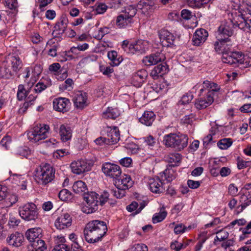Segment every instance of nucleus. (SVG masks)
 <instances>
[{
  "instance_id": "obj_1",
  "label": "nucleus",
  "mask_w": 251,
  "mask_h": 251,
  "mask_svg": "<svg viewBox=\"0 0 251 251\" xmlns=\"http://www.w3.org/2000/svg\"><path fill=\"white\" fill-rule=\"evenodd\" d=\"M107 231L106 223L102 221L96 220L87 224L83 233L86 241L93 244L101 241Z\"/></svg>"
},
{
  "instance_id": "obj_2",
  "label": "nucleus",
  "mask_w": 251,
  "mask_h": 251,
  "mask_svg": "<svg viewBox=\"0 0 251 251\" xmlns=\"http://www.w3.org/2000/svg\"><path fill=\"white\" fill-rule=\"evenodd\" d=\"M55 170L49 164H42L36 168L34 179L39 184L45 186L50 182L54 178Z\"/></svg>"
},
{
  "instance_id": "obj_3",
  "label": "nucleus",
  "mask_w": 251,
  "mask_h": 251,
  "mask_svg": "<svg viewBox=\"0 0 251 251\" xmlns=\"http://www.w3.org/2000/svg\"><path fill=\"white\" fill-rule=\"evenodd\" d=\"M222 61L224 63L229 64L234 67L244 65V67H247L251 65L249 56H245L240 51L231 52L230 50L227 53L223 55Z\"/></svg>"
},
{
  "instance_id": "obj_4",
  "label": "nucleus",
  "mask_w": 251,
  "mask_h": 251,
  "mask_svg": "<svg viewBox=\"0 0 251 251\" xmlns=\"http://www.w3.org/2000/svg\"><path fill=\"white\" fill-rule=\"evenodd\" d=\"M188 138L184 134H176L170 133L165 135L163 137V142L167 147L176 148L180 151L188 145Z\"/></svg>"
},
{
  "instance_id": "obj_5",
  "label": "nucleus",
  "mask_w": 251,
  "mask_h": 251,
  "mask_svg": "<svg viewBox=\"0 0 251 251\" xmlns=\"http://www.w3.org/2000/svg\"><path fill=\"white\" fill-rule=\"evenodd\" d=\"M50 126L47 125H40L31 128L27 133L28 139L34 143H42L48 136Z\"/></svg>"
},
{
  "instance_id": "obj_6",
  "label": "nucleus",
  "mask_w": 251,
  "mask_h": 251,
  "mask_svg": "<svg viewBox=\"0 0 251 251\" xmlns=\"http://www.w3.org/2000/svg\"><path fill=\"white\" fill-rule=\"evenodd\" d=\"M238 15L234 18L233 20H229L222 22L215 32V36L219 38L221 37L230 38L233 33V28L238 27L236 23Z\"/></svg>"
},
{
  "instance_id": "obj_7",
  "label": "nucleus",
  "mask_w": 251,
  "mask_h": 251,
  "mask_svg": "<svg viewBox=\"0 0 251 251\" xmlns=\"http://www.w3.org/2000/svg\"><path fill=\"white\" fill-rule=\"evenodd\" d=\"M137 12L136 7L129 5L125 8L124 11L117 16L116 24L119 28L125 27L133 22V17Z\"/></svg>"
},
{
  "instance_id": "obj_8",
  "label": "nucleus",
  "mask_w": 251,
  "mask_h": 251,
  "mask_svg": "<svg viewBox=\"0 0 251 251\" xmlns=\"http://www.w3.org/2000/svg\"><path fill=\"white\" fill-rule=\"evenodd\" d=\"M19 215L27 221H35L38 216V209L33 202H28L19 207Z\"/></svg>"
},
{
  "instance_id": "obj_9",
  "label": "nucleus",
  "mask_w": 251,
  "mask_h": 251,
  "mask_svg": "<svg viewBox=\"0 0 251 251\" xmlns=\"http://www.w3.org/2000/svg\"><path fill=\"white\" fill-rule=\"evenodd\" d=\"M99 196V195L95 192L85 194L84 197L85 203L82 208V211L87 214L92 213L96 211L98 208Z\"/></svg>"
},
{
  "instance_id": "obj_10",
  "label": "nucleus",
  "mask_w": 251,
  "mask_h": 251,
  "mask_svg": "<svg viewBox=\"0 0 251 251\" xmlns=\"http://www.w3.org/2000/svg\"><path fill=\"white\" fill-rule=\"evenodd\" d=\"M216 41L214 43V48L215 51L218 53L224 55L231 50L232 43L230 38L216 37Z\"/></svg>"
},
{
  "instance_id": "obj_11",
  "label": "nucleus",
  "mask_w": 251,
  "mask_h": 251,
  "mask_svg": "<svg viewBox=\"0 0 251 251\" xmlns=\"http://www.w3.org/2000/svg\"><path fill=\"white\" fill-rule=\"evenodd\" d=\"M93 164L90 161L78 160L73 161L70 165L72 172L76 175H81L90 170Z\"/></svg>"
},
{
  "instance_id": "obj_12",
  "label": "nucleus",
  "mask_w": 251,
  "mask_h": 251,
  "mask_svg": "<svg viewBox=\"0 0 251 251\" xmlns=\"http://www.w3.org/2000/svg\"><path fill=\"white\" fill-rule=\"evenodd\" d=\"M236 21L240 29L248 31L251 28V10L248 9L243 13L238 15Z\"/></svg>"
},
{
  "instance_id": "obj_13",
  "label": "nucleus",
  "mask_w": 251,
  "mask_h": 251,
  "mask_svg": "<svg viewBox=\"0 0 251 251\" xmlns=\"http://www.w3.org/2000/svg\"><path fill=\"white\" fill-rule=\"evenodd\" d=\"M102 171L106 176L114 179V181L120 176L122 173L119 166L109 162L103 164Z\"/></svg>"
},
{
  "instance_id": "obj_14",
  "label": "nucleus",
  "mask_w": 251,
  "mask_h": 251,
  "mask_svg": "<svg viewBox=\"0 0 251 251\" xmlns=\"http://www.w3.org/2000/svg\"><path fill=\"white\" fill-rule=\"evenodd\" d=\"M106 134V144L113 145L117 143L120 140V133L116 126H107L104 129Z\"/></svg>"
},
{
  "instance_id": "obj_15",
  "label": "nucleus",
  "mask_w": 251,
  "mask_h": 251,
  "mask_svg": "<svg viewBox=\"0 0 251 251\" xmlns=\"http://www.w3.org/2000/svg\"><path fill=\"white\" fill-rule=\"evenodd\" d=\"M71 105L70 100L66 98H58L55 99L53 101V109L58 112L65 113L68 111Z\"/></svg>"
},
{
  "instance_id": "obj_16",
  "label": "nucleus",
  "mask_w": 251,
  "mask_h": 251,
  "mask_svg": "<svg viewBox=\"0 0 251 251\" xmlns=\"http://www.w3.org/2000/svg\"><path fill=\"white\" fill-rule=\"evenodd\" d=\"M72 225V218L68 213H63L59 216L54 222V226L58 229H64Z\"/></svg>"
},
{
  "instance_id": "obj_17",
  "label": "nucleus",
  "mask_w": 251,
  "mask_h": 251,
  "mask_svg": "<svg viewBox=\"0 0 251 251\" xmlns=\"http://www.w3.org/2000/svg\"><path fill=\"white\" fill-rule=\"evenodd\" d=\"M58 128H59V133L62 141L65 142L71 139L72 131L70 126L63 124L59 125L56 124L54 125V130L57 132Z\"/></svg>"
},
{
  "instance_id": "obj_18",
  "label": "nucleus",
  "mask_w": 251,
  "mask_h": 251,
  "mask_svg": "<svg viewBox=\"0 0 251 251\" xmlns=\"http://www.w3.org/2000/svg\"><path fill=\"white\" fill-rule=\"evenodd\" d=\"M165 59V56L163 53L157 52L144 57L142 61L145 65L151 66L163 61Z\"/></svg>"
},
{
  "instance_id": "obj_19",
  "label": "nucleus",
  "mask_w": 251,
  "mask_h": 251,
  "mask_svg": "<svg viewBox=\"0 0 251 251\" xmlns=\"http://www.w3.org/2000/svg\"><path fill=\"white\" fill-rule=\"evenodd\" d=\"M159 36L162 45L164 47H169L173 45L175 36L167 30L162 29L159 31Z\"/></svg>"
},
{
  "instance_id": "obj_20",
  "label": "nucleus",
  "mask_w": 251,
  "mask_h": 251,
  "mask_svg": "<svg viewBox=\"0 0 251 251\" xmlns=\"http://www.w3.org/2000/svg\"><path fill=\"white\" fill-rule=\"evenodd\" d=\"M5 64H7L16 74L22 67V63L18 56L9 55L6 58Z\"/></svg>"
},
{
  "instance_id": "obj_21",
  "label": "nucleus",
  "mask_w": 251,
  "mask_h": 251,
  "mask_svg": "<svg viewBox=\"0 0 251 251\" xmlns=\"http://www.w3.org/2000/svg\"><path fill=\"white\" fill-rule=\"evenodd\" d=\"M68 20L67 16L62 14L56 22L54 26L53 33L59 35H62L67 29Z\"/></svg>"
},
{
  "instance_id": "obj_22",
  "label": "nucleus",
  "mask_w": 251,
  "mask_h": 251,
  "mask_svg": "<svg viewBox=\"0 0 251 251\" xmlns=\"http://www.w3.org/2000/svg\"><path fill=\"white\" fill-rule=\"evenodd\" d=\"M114 184L115 186L126 190L132 186L133 181L129 176L124 174L123 175H121L119 177L116 179L114 181Z\"/></svg>"
},
{
  "instance_id": "obj_23",
  "label": "nucleus",
  "mask_w": 251,
  "mask_h": 251,
  "mask_svg": "<svg viewBox=\"0 0 251 251\" xmlns=\"http://www.w3.org/2000/svg\"><path fill=\"white\" fill-rule=\"evenodd\" d=\"M75 106L77 108L82 109L88 104L87 94L82 92L76 93L73 98Z\"/></svg>"
},
{
  "instance_id": "obj_24",
  "label": "nucleus",
  "mask_w": 251,
  "mask_h": 251,
  "mask_svg": "<svg viewBox=\"0 0 251 251\" xmlns=\"http://www.w3.org/2000/svg\"><path fill=\"white\" fill-rule=\"evenodd\" d=\"M163 183L165 182L158 177L151 178L149 181L150 189L154 193H161L164 191Z\"/></svg>"
},
{
  "instance_id": "obj_25",
  "label": "nucleus",
  "mask_w": 251,
  "mask_h": 251,
  "mask_svg": "<svg viewBox=\"0 0 251 251\" xmlns=\"http://www.w3.org/2000/svg\"><path fill=\"white\" fill-rule=\"evenodd\" d=\"M208 34L207 31L204 29H197L193 36V42L195 46H200L206 40Z\"/></svg>"
},
{
  "instance_id": "obj_26",
  "label": "nucleus",
  "mask_w": 251,
  "mask_h": 251,
  "mask_svg": "<svg viewBox=\"0 0 251 251\" xmlns=\"http://www.w3.org/2000/svg\"><path fill=\"white\" fill-rule=\"evenodd\" d=\"M146 44L147 42L144 41L138 40L136 43L130 44L128 47V53L134 54L144 52L147 49Z\"/></svg>"
},
{
  "instance_id": "obj_27",
  "label": "nucleus",
  "mask_w": 251,
  "mask_h": 251,
  "mask_svg": "<svg viewBox=\"0 0 251 251\" xmlns=\"http://www.w3.org/2000/svg\"><path fill=\"white\" fill-rule=\"evenodd\" d=\"M147 76L148 73L145 70H139L133 74L131 80L132 83L134 85L139 87L144 81Z\"/></svg>"
},
{
  "instance_id": "obj_28",
  "label": "nucleus",
  "mask_w": 251,
  "mask_h": 251,
  "mask_svg": "<svg viewBox=\"0 0 251 251\" xmlns=\"http://www.w3.org/2000/svg\"><path fill=\"white\" fill-rule=\"evenodd\" d=\"M211 93L199 98L195 102L197 109H202L209 106L213 102L214 99L211 97Z\"/></svg>"
},
{
  "instance_id": "obj_29",
  "label": "nucleus",
  "mask_w": 251,
  "mask_h": 251,
  "mask_svg": "<svg viewBox=\"0 0 251 251\" xmlns=\"http://www.w3.org/2000/svg\"><path fill=\"white\" fill-rule=\"evenodd\" d=\"M168 72V67L165 63H161L154 67L151 73V75L154 78L162 76Z\"/></svg>"
},
{
  "instance_id": "obj_30",
  "label": "nucleus",
  "mask_w": 251,
  "mask_h": 251,
  "mask_svg": "<svg viewBox=\"0 0 251 251\" xmlns=\"http://www.w3.org/2000/svg\"><path fill=\"white\" fill-rule=\"evenodd\" d=\"M24 240V236L19 233L11 234L7 238V243L13 247H19L22 245Z\"/></svg>"
},
{
  "instance_id": "obj_31",
  "label": "nucleus",
  "mask_w": 251,
  "mask_h": 251,
  "mask_svg": "<svg viewBox=\"0 0 251 251\" xmlns=\"http://www.w3.org/2000/svg\"><path fill=\"white\" fill-rule=\"evenodd\" d=\"M203 88L200 90V93L201 94L204 89L207 90L206 95L211 93V97L213 98L214 93L217 92L220 90V87L216 84L213 82H211L208 80L204 81L202 84Z\"/></svg>"
},
{
  "instance_id": "obj_32",
  "label": "nucleus",
  "mask_w": 251,
  "mask_h": 251,
  "mask_svg": "<svg viewBox=\"0 0 251 251\" xmlns=\"http://www.w3.org/2000/svg\"><path fill=\"white\" fill-rule=\"evenodd\" d=\"M42 230L40 228H32L27 230L25 236L27 239L32 244L41 236Z\"/></svg>"
},
{
  "instance_id": "obj_33",
  "label": "nucleus",
  "mask_w": 251,
  "mask_h": 251,
  "mask_svg": "<svg viewBox=\"0 0 251 251\" xmlns=\"http://www.w3.org/2000/svg\"><path fill=\"white\" fill-rule=\"evenodd\" d=\"M154 8L153 3L147 0L146 1H140L137 5V10H141L144 14H148L149 12L152 11Z\"/></svg>"
},
{
  "instance_id": "obj_34",
  "label": "nucleus",
  "mask_w": 251,
  "mask_h": 251,
  "mask_svg": "<svg viewBox=\"0 0 251 251\" xmlns=\"http://www.w3.org/2000/svg\"><path fill=\"white\" fill-rule=\"evenodd\" d=\"M155 115L151 111H146L139 119L141 123L147 126H150L154 121Z\"/></svg>"
},
{
  "instance_id": "obj_35",
  "label": "nucleus",
  "mask_w": 251,
  "mask_h": 251,
  "mask_svg": "<svg viewBox=\"0 0 251 251\" xmlns=\"http://www.w3.org/2000/svg\"><path fill=\"white\" fill-rule=\"evenodd\" d=\"M120 115L119 110L116 108L108 107L102 113V117L104 119H115Z\"/></svg>"
},
{
  "instance_id": "obj_36",
  "label": "nucleus",
  "mask_w": 251,
  "mask_h": 251,
  "mask_svg": "<svg viewBox=\"0 0 251 251\" xmlns=\"http://www.w3.org/2000/svg\"><path fill=\"white\" fill-rule=\"evenodd\" d=\"M5 63L0 67V77L4 79L12 78L16 74Z\"/></svg>"
},
{
  "instance_id": "obj_37",
  "label": "nucleus",
  "mask_w": 251,
  "mask_h": 251,
  "mask_svg": "<svg viewBox=\"0 0 251 251\" xmlns=\"http://www.w3.org/2000/svg\"><path fill=\"white\" fill-rule=\"evenodd\" d=\"M18 201V197L15 194H10L6 197L4 201L0 203V207L1 208L9 207Z\"/></svg>"
},
{
  "instance_id": "obj_38",
  "label": "nucleus",
  "mask_w": 251,
  "mask_h": 251,
  "mask_svg": "<svg viewBox=\"0 0 251 251\" xmlns=\"http://www.w3.org/2000/svg\"><path fill=\"white\" fill-rule=\"evenodd\" d=\"M107 57L111 61L110 64L112 66H118L123 60L122 57L118 56L117 52L115 50L108 51Z\"/></svg>"
},
{
  "instance_id": "obj_39",
  "label": "nucleus",
  "mask_w": 251,
  "mask_h": 251,
  "mask_svg": "<svg viewBox=\"0 0 251 251\" xmlns=\"http://www.w3.org/2000/svg\"><path fill=\"white\" fill-rule=\"evenodd\" d=\"M59 242H56V245L52 251H69L70 247L64 244L65 239L63 236H57Z\"/></svg>"
},
{
  "instance_id": "obj_40",
  "label": "nucleus",
  "mask_w": 251,
  "mask_h": 251,
  "mask_svg": "<svg viewBox=\"0 0 251 251\" xmlns=\"http://www.w3.org/2000/svg\"><path fill=\"white\" fill-rule=\"evenodd\" d=\"M72 188L75 193L79 194L85 192L87 190L86 184L81 180L75 182L73 185Z\"/></svg>"
},
{
  "instance_id": "obj_41",
  "label": "nucleus",
  "mask_w": 251,
  "mask_h": 251,
  "mask_svg": "<svg viewBox=\"0 0 251 251\" xmlns=\"http://www.w3.org/2000/svg\"><path fill=\"white\" fill-rule=\"evenodd\" d=\"M166 160L170 163H172V166H178L181 159V156L179 153H171L166 157Z\"/></svg>"
},
{
  "instance_id": "obj_42",
  "label": "nucleus",
  "mask_w": 251,
  "mask_h": 251,
  "mask_svg": "<svg viewBox=\"0 0 251 251\" xmlns=\"http://www.w3.org/2000/svg\"><path fill=\"white\" fill-rule=\"evenodd\" d=\"M167 212L164 207L160 209L159 212L154 214L152 218V221L153 224H156L162 221L167 216Z\"/></svg>"
},
{
  "instance_id": "obj_43",
  "label": "nucleus",
  "mask_w": 251,
  "mask_h": 251,
  "mask_svg": "<svg viewBox=\"0 0 251 251\" xmlns=\"http://www.w3.org/2000/svg\"><path fill=\"white\" fill-rule=\"evenodd\" d=\"M161 179L164 182L166 180L167 182L172 181L176 177V174L173 170H166L160 176Z\"/></svg>"
},
{
  "instance_id": "obj_44",
  "label": "nucleus",
  "mask_w": 251,
  "mask_h": 251,
  "mask_svg": "<svg viewBox=\"0 0 251 251\" xmlns=\"http://www.w3.org/2000/svg\"><path fill=\"white\" fill-rule=\"evenodd\" d=\"M32 251H44L46 249L44 241L40 239L34 241L32 244Z\"/></svg>"
},
{
  "instance_id": "obj_45",
  "label": "nucleus",
  "mask_w": 251,
  "mask_h": 251,
  "mask_svg": "<svg viewBox=\"0 0 251 251\" xmlns=\"http://www.w3.org/2000/svg\"><path fill=\"white\" fill-rule=\"evenodd\" d=\"M232 141L230 138H224L220 140L218 143L217 146L222 150H226L231 146Z\"/></svg>"
},
{
  "instance_id": "obj_46",
  "label": "nucleus",
  "mask_w": 251,
  "mask_h": 251,
  "mask_svg": "<svg viewBox=\"0 0 251 251\" xmlns=\"http://www.w3.org/2000/svg\"><path fill=\"white\" fill-rule=\"evenodd\" d=\"M5 5L10 9L13 10V14L15 16L18 12L17 0H5Z\"/></svg>"
},
{
  "instance_id": "obj_47",
  "label": "nucleus",
  "mask_w": 251,
  "mask_h": 251,
  "mask_svg": "<svg viewBox=\"0 0 251 251\" xmlns=\"http://www.w3.org/2000/svg\"><path fill=\"white\" fill-rule=\"evenodd\" d=\"M217 235L214 239V244L217 241H222L226 239L229 235V233L227 231L221 229L216 232Z\"/></svg>"
},
{
  "instance_id": "obj_48",
  "label": "nucleus",
  "mask_w": 251,
  "mask_h": 251,
  "mask_svg": "<svg viewBox=\"0 0 251 251\" xmlns=\"http://www.w3.org/2000/svg\"><path fill=\"white\" fill-rule=\"evenodd\" d=\"M28 94V91L26 90L23 85L18 86L17 91V98L19 100H22L25 99Z\"/></svg>"
},
{
  "instance_id": "obj_49",
  "label": "nucleus",
  "mask_w": 251,
  "mask_h": 251,
  "mask_svg": "<svg viewBox=\"0 0 251 251\" xmlns=\"http://www.w3.org/2000/svg\"><path fill=\"white\" fill-rule=\"evenodd\" d=\"M209 1V0H187V2L190 7L200 8Z\"/></svg>"
},
{
  "instance_id": "obj_50",
  "label": "nucleus",
  "mask_w": 251,
  "mask_h": 251,
  "mask_svg": "<svg viewBox=\"0 0 251 251\" xmlns=\"http://www.w3.org/2000/svg\"><path fill=\"white\" fill-rule=\"evenodd\" d=\"M115 186L116 187V189L111 190V193L113 196L117 199H121L125 196L126 190L117 186Z\"/></svg>"
},
{
  "instance_id": "obj_51",
  "label": "nucleus",
  "mask_w": 251,
  "mask_h": 251,
  "mask_svg": "<svg viewBox=\"0 0 251 251\" xmlns=\"http://www.w3.org/2000/svg\"><path fill=\"white\" fill-rule=\"evenodd\" d=\"M58 197L62 201H69L72 199L70 192L65 189H62L59 192Z\"/></svg>"
},
{
  "instance_id": "obj_52",
  "label": "nucleus",
  "mask_w": 251,
  "mask_h": 251,
  "mask_svg": "<svg viewBox=\"0 0 251 251\" xmlns=\"http://www.w3.org/2000/svg\"><path fill=\"white\" fill-rule=\"evenodd\" d=\"M144 204H141L139 208L138 204L136 201H133L130 204L128 205L126 207V209L129 212H132L134 210H136V213H139L144 207Z\"/></svg>"
},
{
  "instance_id": "obj_53",
  "label": "nucleus",
  "mask_w": 251,
  "mask_h": 251,
  "mask_svg": "<svg viewBox=\"0 0 251 251\" xmlns=\"http://www.w3.org/2000/svg\"><path fill=\"white\" fill-rule=\"evenodd\" d=\"M193 99V95L191 93H186L184 95L181 100L178 101L179 105H183L189 103Z\"/></svg>"
},
{
  "instance_id": "obj_54",
  "label": "nucleus",
  "mask_w": 251,
  "mask_h": 251,
  "mask_svg": "<svg viewBox=\"0 0 251 251\" xmlns=\"http://www.w3.org/2000/svg\"><path fill=\"white\" fill-rule=\"evenodd\" d=\"M17 153L27 158L31 154V151L27 147H20L17 149Z\"/></svg>"
},
{
  "instance_id": "obj_55",
  "label": "nucleus",
  "mask_w": 251,
  "mask_h": 251,
  "mask_svg": "<svg viewBox=\"0 0 251 251\" xmlns=\"http://www.w3.org/2000/svg\"><path fill=\"white\" fill-rule=\"evenodd\" d=\"M113 66H105L101 65L100 66V71L103 75L110 76L114 72Z\"/></svg>"
},
{
  "instance_id": "obj_56",
  "label": "nucleus",
  "mask_w": 251,
  "mask_h": 251,
  "mask_svg": "<svg viewBox=\"0 0 251 251\" xmlns=\"http://www.w3.org/2000/svg\"><path fill=\"white\" fill-rule=\"evenodd\" d=\"M95 6L96 12L98 14L104 13L107 9V6L103 3H97Z\"/></svg>"
},
{
  "instance_id": "obj_57",
  "label": "nucleus",
  "mask_w": 251,
  "mask_h": 251,
  "mask_svg": "<svg viewBox=\"0 0 251 251\" xmlns=\"http://www.w3.org/2000/svg\"><path fill=\"white\" fill-rule=\"evenodd\" d=\"M109 32V29L108 27H104L103 28H100L98 30L95 37L98 40H101L105 35L108 34Z\"/></svg>"
},
{
  "instance_id": "obj_58",
  "label": "nucleus",
  "mask_w": 251,
  "mask_h": 251,
  "mask_svg": "<svg viewBox=\"0 0 251 251\" xmlns=\"http://www.w3.org/2000/svg\"><path fill=\"white\" fill-rule=\"evenodd\" d=\"M126 148L132 154L137 153L140 150L138 146L134 143H133L127 144L126 146Z\"/></svg>"
},
{
  "instance_id": "obj_59",
  "label": "nucleus",
  "mask_w": 251,
  "mask_h": 251,
  "mask_svg": "<svg viewBox=\"0 0 251 251\" xmlns=\"http://www.w3.org/2000/svg\"><path fill=\"white\" fill-rule=\"evenodd\" d=\"M240 202L241 204L237 208L238 210V213L242 212L247 206L251 205V199H248V200H246V201H242L241 197H240Z\"/></svg>"
},
{
  "instance_id": "obj_60",
  "label": "nucleus",
  "mask_w": 251,
  "mask_h": 251,
  "mask_svg": "<svg viewBox=\"0 0 251 251\" xmlns=\"http://www.w3.org/2000/svg\"><path fill=\"white\" fill-rule=\"evenodd\" d=\"M49 70L50 72H52L54 75H56L59 73L62 69H61V66L59 63H54L49 66Z\"/></svg>"
},
{
  "instance_id": "obj_61",
  "label": "nucleus",
  "mask_w": 251,
  "mask_h": 251,
  "mask_svg": "<svg viewBox=\"0 0 251 251\" xmlns=\"http://www.w3.org/2000/svg\"><path fill=\"white\" fill-rule=\"evenodd\" d=\"M89 47V45L87 43L83 44H79L77 47H73L71 48V51L73 53H75L76 50L80 51H84L86 50Z\"/></svg>"
},
{
  "instance_id": "obj_62",
  "label": "nucleus",
  "mask_w": 251,
  "mask_h": 251,
  "mask_svg": "<svg viewBox=\"0 0 251 251\" xmlns=\"http://www.w3.org/2000/svg\"><path fill=\"white\" fill-rule=\"evenodd\" d=\"M251 166V161H245L243 159H238L237 167L239 170L250 167Z\"/></svg>"
},
{
  "instance_id": "obj_63",
  "label": "nucleus",
  "mask_w": 251,
  "mask_h": 251,
  "mask_svg": "<svg viewBox=\"0 0 251 251\" xmlns=\"http://www.w3.org/2000/svg\"><path fill=\"white\" fill-rule=\"evenodd\" d=\"M187 230V227L182 224L176 225L174 227V231L176 234H181L185 232Z\"/></svg>"
},
{
  "instance_id": "obj_64",
  "label": "nucleus",
  "mask_w": 251,
  "mask_h": 251,
  "mask_svg": "<svg viewBox=\"0 0 251 251\" xmlns=\"http://www.w3.org/2000/svg\"><path fill=\"white\" fill-rule=\"evenodd\" d=\"M109 196V195L107 192H103L100 197H98L99 204L100 205L104 204L107 201Z\"/></svg>"
}]
</instances>
